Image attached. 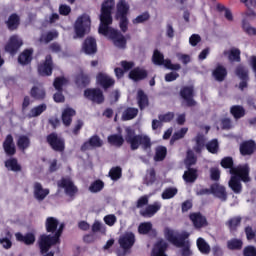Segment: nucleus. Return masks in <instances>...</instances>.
Listing matches in <instances>:
<instances>
[{
	"label": "nucleus",
	"instance_id": "obj_1",
	"mask_svg": "<svg viewBox=\"0 0 256 256\" xmlns=\"http://www.w3.org/2000/svg\"><path fill=\"white\" fill-rule=\"evenodd\" d=\"M113 9H115V0H105L102 3L98 33L105 37H109V39L113 41L115 47L125 49V47H127V39H125V36H123L119 30L109 27V25H113V16L111 15Z\"/></svg>",
	"mask_w": 256,
	"mask_h": 256
},
{
	"label": "nucleus",
	"instance_id": "obj_2",
	"mask_svg": "<svg viewBox=\"0 0 256 256\" xmlns=\"http://www.w3.org/2000/svg\"><path fill=\"white\" fill-rule=\"evenodd\" d=\"M125 136L121 134H111L107 137V141L109 145L112 147H123L125 141L128 145H130L131 151H137L139 147H142L144 151L147 149H151V138L147 135L137 134L135 133V129L131 127H127L125 129Z\"/></svg>",
	"mask_w": 256,
	"mask_h": 256
},
{
	"label": "nucleus",
	"instance_id": "obj_3",
	"mask_svg": "<svg viewBox=\"0 0 256 256\" xmlns=\"http://www.w3.org/2000/svg\"><path fill=\"white\" fill-rule=\"evenodd\" d=\"M63 229H65V224L61 223L59 227L56 229L54 235L51 234H42L38 239V247L40 249V253L43 256H55V252L49 250L54 245H59L61 243V236L63 235Z\"/></svg>",
	"mask_w": 256,
	"mask_h": 256
},
{
	"label": "nucleus",
	"instance_id": "obj_4",
	"mask_svg": "<svg viewBox=\"0 0 256 256\" xmlns=\"http://www.w3.org/2000/svg\"><path fill=\"white\" fill-rule=\"evenodd\" d=\"M189 232L184 231L177 236L173 233V230L167 229L165 231V237L169 243L174 245V247L181 248V256H191L193 251H191V242H189Z\"/></svg>",
	"mask_w": 256,
	"mask_h": 256
},
{
	"label": "nucleus",
	"instance_id": "obj_5",
	"mask_svg": "<svg viewBox=\"0 0 256 256\" xmlns=\"http://www.w3.org/2000/svg\"><path fill=\"white\" fill-rule=\"evenodd\" d=\"M129 4L125 0H120L116 5V19H119V27L122 33H127L129 29Z\"/></svg>",
	"mask_w": 256,
	"mask_h": 256
},
{
	"label": "nucleus",
	"instance_id": "obj_6",
	"mask_svg": "<svg viewBox=\"0 0 256 256\" xmlns=\"http://www.w3.org/2000/svg\"><path fill=\"white\" fill-rule=\"evenodd\" d=\"M74 31L76 37H79L80 39L85 37V34L91 31V17L87 14L79 16L75 21Z\"/></svg>",
	"mask_w": 256,
	"mask_h": 256
},
{
	"label": "nucleus",
	"instance_id": "obj_7",
	"mask_svg": "<svg viewBox=\"0 0 256 256\" xmlns=\"http://www.w3.org/2000/svg\"><path fill=\"white\" fill-rule=\"evenodd\" d=\"M46 142L53 151L57 153H63L65 151V138L60 137L56 132H52L47 135Z\"/></svg>",
	"mask_w": 256,
	"mask_h": 256
},
{
	"label": "nucleus",
	"instance_id": "obj_8",
	"mask_svg": "<svg viewBox=\"0 0 256 256\" xmlns=\"http://www.w3.org/2000/svg\"><path fill=\"white\" fill-rule=\"evenodd\" d=\"M249 173H251V168L247 163L240 164L230 170V175H232V177H237V179H240L243 183H249L251 181Z\"/></svg>",
	"mask_w": 256,
	"mask_h": 256
},
{
	"label": "nucleus",
	"instance_id": "obj_9",
	"mask_svg": "<svg viewBox=\"0 0 256 256\" xmlns=\"http://www.w3.org/2000/svg\"><path fill=\"white\" fill-rule=\"evenodd\" d=\"M84 97L92 103L101 105L105 103V95H103V90L101 88H87L84 90Z\"/></svg>",
	"mask_w": 256,
	"mask_h": 256
},
{
	"label": "nucleus",
	"instance_id": "obj_10",
	"mask_svg": "<svg viewBox=\"0 0 256 256\" xmlns=\"http://www.w3.org/2000/svg\"><path fill=\"white\" fill-rule=\"evenodd\" d=\"M179 95L185 103L186 107H195L197 102L195 101V90L193 86H184L180 89Z\"/></svg>",
	"mask_w": 256,
	"mask_h": 256
},
{
	"label": "nucleus",
	"instance_id": "obj_11",
	"mask_svg": "<svg viewBox=\"0 0 256 256\" xmlns=\"http://www.w3.org/2000/svg\"><path fill=\"white\" fill-rule=\"evenodd\" d=\"M40 77H51L53 75V56L46 55L44 62L38 65Z\"/></svg>",
	"mask_w": 256,
	"mask_h": 256
},
{
	"label": "nucleus",
	"instance_id": "obj_12",
	"mask_svg": "<svg viewBox=\"0 0 256 256\" xmlns=\"http://www.w3.org/2000/svg\"><path fill=\"white\" fill-rule=\"evenodd\" d=\"M57 185L58 187H60V189H64L68 197H75V195L79 193V189L77 188V186H75L73 181H71V179L69 178H62L57 182Z\"/></svg>",
	"mask_w": 256,
	"mask_h": 256
},
{
	"label": "nucleus",
	"instance_id": "obj_13",
	"mask_svg": "<svg viewBox=\"0 0 256 256\" xmlns=\"http://www.w3.org/2000/svg\"><path fill=\"white\" fill-rule=\"evenodd\" d=\"M23 46V40L19 38L18 35H12L7 44L5 45L6 53H10V55H16V53Z\"/></svg>",
	"mask_w": 256,
	"mask_h": 256
},
{
	"label": "nucleus",
	"instance_id": "obj_14",
	"mask_svg": "<svg viewBox=\"0 0 256 256\" xmlns=\"http://www.w3.org/2000/svg\"><path fill=\"white\" fill-rule=\"evenodd\" d=\"M128 77L135 83H139V81H145L149 77V72L145 68L137 66L130 70Z\"/></svg>",
	"mask_w": 256,
	"mask_h": 256
},
{
	"label": "nucleus",
	"instance_id": "obj_15",
	"mask_svg": "<svg viewBox=\"0 0 256 256\" xmlns=\"http://www.w3.org/2000/svg\"><path fill=\"white\" fill-rule=\"evenodd\" d=\"M189 219L193 223L195 229H203L207 227V218L201 212H192L189 214Z\"/></svg>",
	"mask_w": 256,
	"mask_h": 256
},
{
	"label": "nucleus",
	"instance_id": "obj_16",
	"mask_svg": "<svg viewBox=\"0 0 256 256\" xmlns=\"http://www.w3.org/2000/svg\"><path fill=\"white\" fill-rule=\"evenodd\" d=\"M96 79L98 85H100V87H102L104 91H107V89H111V87H115V79L111 78L105 73H98Z\"/></svg>",
	"mask_w": 256,
	"mask_h": 256
},
{
	"label": "nucleus",
	"instance_id": "obj_17",
	"mask_svg": "<svg viewBox=\"0 0 256 256\" xmlns=\"http://www.w3.org/2000/svg\"><path fill=\"white\" fill-rule=\"evenodd\" d=\"M2 147H3L5 154L8 157H13V155H15V153H17V148L15 147V141L13 139V135L8 134L5 137V139L2 143Z\"/></svg>",
	"mask_w": 256,
	"mask_h": 256
},
{
	"label": "nucleus",
	"instance_id": "obj_18",
	"mask_svg": "<svg viewBox=\"0 0 256 256\" xmlns=\"http://www.w3.org/2000/svg\"><path fill=\"white\" fill-rule=\"evenodd\" d=\"M239 151L242 157L251 156L256 151V143L254 140H246L240 144Z\"/></svg>",
	"mask_w": 256,
	"mask_h": 256
},
{
	"label": "nucleus",
	"instance_id": "obj_19",
	"mask_svg": "<svg viewBox=\"0 0 256 256\" xmlns=\"http://www.w3.org/2000/svg\"><path fill=\"white\" fill-rule=\"evenodd\" d=\"M74 82L79 89H85V87H89L91 84V76L83 71H80L78 74H76Z\"/></svg>",
	"mask_w": 256,
	"mask_h": 256
},
{
	"label": "nucleus",
	"instance_id": "obj_20",
	"mask_svg": "<svg viewBox=\"0 0 256 256\" xmlns=\"http://www.w3.org/2000/svg\"><path fill=\"white\" fill-rule=\"evenodd\" d=\"M92 148L103 147V140L99 137V135H93L89 138L88 141L84 142L81 146V151H89Z\"/></svg>",
	"mask_w": 256,
	"mask_h": 256
},
{
	"label": "nucleus",
	"instance_id": "obj_21",
	"mask_svg": "<svg viewBox=\"0 0 256 256\" xmlns=\"http://www.w3.org/2000/svg\"><path fill=\"white\" fill-rule=\"evenodd\" d=\"M15 237L18 243H23L24 245L27 246L35 245L36 237L35 233L33 232H28L25 235H23V233L21 232H17L15 233Z\"/></svg>",
	"mask_w": 256,
	"mask_h": 256
},
{
	"label": "nucleus",
	"instance_id": "obj_22",
	"mask_svg": "<svg viewBox=\"0 0 256 256\" xmlns=\"http://www.w3.org/2000/svg\"><path fill=\"white\" fill-rule=\"evenodd\" d=\"M211 194L217 197V199H220V201H227V190L225 186L219 183L211 185Z\"/></svg>",
	"mask_w": 256,
	"mask_h": 256
},
{
	"label": "nucleus",
	"instance_id": "obj_23",
	"mask_svg": "<svg viewBox=\"0 0 256 256\" xmlns=\"http://www.w3.org/2000/svg\"><path fill=\"white\" fill-rule=\"evenodd\" d=\"M82 49L86 55H95L97 53V40L93 37H87L84 40Z\"/></svg>",
	"mask_w": 256,
	"mask_h": 256
},
{
	"label": "nucleus",
	"instance_id": "obj_24",
	"mask_svg": "<svg viewBox=\"0 0 256 256\" xmlns=\"http://www.w3.org/2000/svg\"><path fill=\"white\" fill-rule=\"evenodd\" d=\"M34 197L37 201H44V199L49 195L50 191L48 188H43L40 182H35L33 185Z\"/></svg>",
	"mask_w": 256,
	"mask_h": 256
},
{
	"label": "nucleus",
	"instance_id": "obj_25",
	"mask_svg": "<svg viewBox=\"0 0 256 256\" xmlns=\"http://www.w3.org/2000/svg\"><path fill=\"white\" fill-rule=\"evenodd\" d=\"M119 245L124 249V251L131 249V247L135 245V234H133V232L125 234L119 239Z\"/></svg>",
	"mask_w": 256,
	"mask_h": 256
},
{
	"label": "nucleus",
	"instance_id": "obj_26",
	"mask_svg": "<svg viewBox=\"0 0 256 256\" xmlns=\"http://www.w3.org/2000/svg\"><path fill=\"white\" fill-rule=\"evenodd\" d=\"M5 24L8 31H17L19 29V25H21V17H19V14L17 13H12Z\"/></svg>",
	"mask_w": 256,
	"mask_h": 256
},
{
	"label": "nucleus",
	"instance_id": "obj_27",
	"mask_svg": "<svg viewBox=\"0 0 256 256\" xmlns=\"http://www.w3.org/2000/svg\"><path fill=\"white\" fill-rule=\"evenodd\" d=\"M77 115V111L73 108H65L62 111V123L65 127H70L71 123H73V117Z\"/></svg>",
	"mask_w": 256,
	"mask_h": 256
},
{
	"label": "nucleus",
	"instance_id": "obj_28",
	"mask_svg": "<svg viewBox=\"0 0 256 256\" xmlns=\"http://www.w3.org/2000/svg\"><path fill=\"white\" fill-rule=\"evenodd\" d=\"M212 77H214L215 81L223 83V80L227 79V68L221 64H218L212 71Z\"/></svg>",
	"mask_w": 256,
	"mask_h": 256
},
{
	"label": "nucleus",
	"instance_id": "obj_29",
	"mask_svg": "<svg viewBox=\"0 0 256 256\" xmlns=\"http://www.w3.org/2000/svg\"><path fill=\"white\" fill-rule=\"evenodd\" d=\"M138 107L140 111H143L144 109H147V106L149 105V96L143 91V89H139L137 91L136 95Z\"/></svg>",
	"mask_w": 256,
	"mask_h": 256
},
{
	"label": "nucleus",
	"instance_id": "obj_30",
	"mask_svg": "<svg viewBox=\"0 0 256 256\" xmlns=\"http://www.w3.org/2000/svg\"><path fill=\"white\" fill-rule=\"evenodd\" d=\"M161 210V203L154 202L153 204L148 205L145 210L140 211L142 217H153L155 213Z\"/></svg>",
	"mask_w": 256,
	"mask_h": 256
},
{
	"label": "nucleus",
	"instance_id": "obj_31",
	"mask_svg": "<svg viewBox=\"0 0 256 256\" xmlns=\"http://www.w3.org/2000/svg\"><path fill=\"white\" fill-rule=\"evenodd\" d=\"M59 227V220L55 217H48L45 221V229L48 233L55 235L57 228Z\"/></svg>",
	"mask_w": 256,
	"mask_h": 256
},
{
	"label": "nucleus",
	"instance_id": "obj_32",
	"mask_svg": "<svg viewBox=\"0 0 256 256\" xmlns=\"http://www.w3.org/2000/svg\"><path fill=\"white\" fill-rule=\"evenodd\" d=\"M167 247H169V244L165 240H159L153 248V256H167L165 254Z\"/></svg>",
	"mask_w": 256,
	"mask_h": 256
},
{
	"label": "nucleus",
	"instance_id": "obj_33",
	"mask_svg": "<svg viewBox=\"0 0 256 256\" xmlns=\"http://www.w3.org/2000/svg\"><path fill=\"white\" fill-rule=\"evenodd\" d=\"M241 221V216H234L226 222V226L228 227L230 233H237V229L241 227Z\"/></svg>",
	"mask_w": 256,
	"mask_h": 256
},
{
	"label": "nucleus",
	"instance_id": "obj_34",
	"mask_svg": "<svg viewBox=\"0 0 256 256\" xmlns=\"http://www.w3.org/2000/svg\"><path fill=\"white\" fill-rule=\"evenodd\" d=\"M230 189L236 195H239L243 191V185L241 184V180L237 178V176H232L228 182Z\"/></svg>",
	"mask_w": 256,
	"mask_h": 256
},
{
	"label": "nucleus",
	"instance_id": "obj_35",
	"mask_svg": "<svg viewBox=\"0 0 256 256\" xmlns=\"http://www.w3.org/2000/svg\"><path fill=\"white\" fill-rule=\"evenodd\" d=\"M33 61V50L26 49L18 56V63L20 65H29Z\"/></svg>",
	"mask_w": 256,
	"mask_h": 256
},
{
	"label": "nucleus",
	"instance_id": "obj_36",
	"mask_svg": "<svg viewBox=\"0 0 256 256\" xmlns=\"http://www.w3.org/2000/svg\"><path fill=\"white\" fill-rule=\"evenodd\" d=\"M30 96L32 99H35V101H43L45 97H47V93L45 89L33 86L30 90Z\"/></svg>",
	"mask_w": 256,
	"mask_h": 256
},
{
	"label": "nucleus",
	"instance_id": "obj_37",
	"mask_svg": "<svg viewBox=\"0 0 256 256\" xmlns=\"http://www.w3.org/2000/svg\"><path fill=\"white\" fill-rule=\"evenodd\" d=\"M4 165L8 171H13L14 173H19V171L22 169L21 164H19L17 158L7 159L4 162Z\"/></svg>",
	"mask_w": 256,
	"mask_h": 256
},
{
	"label": "nucleus",
	"instance_id": "obj_38",
	"mask_svg": "<svg viewBox=\"0 0 256 256\" xmlns=\"http://www.w3.org/2000/svg\"><path fill=\"white\" fill-rule=\"evenodd\" d=\"M224 55H228L231 63H241V50L238 48H232L229 51H224Z\"/></svg>",
	"mask_w": 256,
	"mask_h": 256
},
{
	"label": "nucleus",
	"instance_id": "obj_39",
	"mask_svg": "<svg viewBox=\"0 0 256 256\" xmlns=\"http://www.w3.org/2000/svg\"><path fill=\"white\" fill-rule=\"evenodd\" d=\"M198 177L199 174L197 173L196 168H187V171L183 174V179L186 183H195Z\"/></svg>",
	"mask_w": 256,
	"mask_h": 256
},
{
	"label": "nucleus",
	"instance_id": "obj_40",
	"mask_svg": "<svg viewBox=\"0 0 256 256\" xmlns=\"http://www.w3.org/2000/svg\"><path fill=\"white\" fill-rule=\"evenodd\" d=\"M196 245L202 255H209V253H211V246L207 243V241H205V239L201 237L198 238Z\"/></svg>",
	"mask_w": 256,
	"mask_h": 256
},
{
	"label": "nucleus",
	"instance_id": "obj_41",
	"mask_svg": "<svg viewBox=\"0 0 256 256\" xmlns=\"http://www.w3.org/2000/svg\"><path fill=\"white\" fill-rule=\"evenodd\" d=\"M227 248L230 251H241L243 249V240L232 238L227 241Z\"/></svg>",
	"mask_w": 256,
	"mask_h": 256
},
{
	"label": "nucleus",
	"instance_id": "obj_42",
	"mask_svg": "<svg viewBox=\"0 0 256 256\" xmlns=\"http://www.w3.org/2000/svg\"><path fill=\"white\" fill-rule=\"evenodd\" d=\"M11 239H13V234L7 230L5 236L0 238V245H2L3 249H11L13 247Z\"/></svg>",
	"mask_w": 256,
	"mask_h": 256
},
{
	"label": "nucleus",
	"instance_id": "obj_43",
	"mask_svg": "<svg viewBox=\"0 0 256 256\" xmlns=\"http://www.w3.org/2000/svg\"><path fill=\"white\" fill-rule=\"evenodd\" d=\"M31 146V139H29V136L26 135H20L17 139V147L20 149V151H25V149H29Z\"/></svg>",
	"mask_w": 256,
	"mask_h": 256
},
{
	"label": "nucleus",
	"instance_id": "obj_44",
	"mask_svg": "<svg viewBox=\"0 0 256 256\" xmlns=\"http://www.w3.org/2000/svg\"><path fill=\"white\" fill-rule=\"evenodd\" d=\"M103 189H105V182L101 179L93 181L88 188L90 193H101Z\"/></svg>",
	"mask_w": 256,
	"mask_h": 256
},
{
	"label": "nucleus",
	"instance_id": "obj_45",
	"mask_svg": "<svg viewBox=\"0 0 256 256\" xmlns=\"http://www.w3.org/2000/svg\"><path fill=\"white\" fill-rule=\"evenodd\" d=\"M230 113L234 117V119H242L244 115H246L245 108L241 105H233L230 108Z\"/></svg>",
	"mask_w": 256,
	"mask_h": 256
},
{
	"label": "nucleus",
	"instance_id": "obj_46",
	"mask_svg": "<svg viewBox=\"0 0 256 256\" xmlns=\"http://www.w3.org/2000/svg\"><path fill=\"white\" fill-rule=\"evenodd\" d=\"M139 115V109L133 108V107H128L122 115V119L124 121H131V119H135Z\"/></svg>",
	"mask_w": 256,
	"mask_h": 256
},
{
	"label": "nucleus",
	"instance_id": "obj_47",
	"mask_svg": "<svg viewBox=\"0 0 256 256\" xmlns=\"http://www.w3.org/2000/svg\"><path fill=\"white\" fill-rule=\"evenodd\" d=\"M248 11L246 12V17H256V13L253 11L256 7V0H240Z\"/></svg>",
	"mask_w": 256,
	"mask_h": 256
},
{
	"label": "nucleus",
	"instance_id": "obj_48",
	"mask_svg": "<svg viewBox=\"0 0 256 256\" xmlns=\"http://www.w3.org/2000/svg\"><path fill=\"white\" fill-rule=\"evenodd\" d=\"M165 61H167V59H165L163 53H161V51L158 49H155L152 55V62L154 65H164L165 67Z\"/></svg>",
	"mask_w": 256,
	"mask_h": 256
},
{
	"label": "nucleus",
	"instance_id": "obj_49",
	"mask_svg": "<svg viewBox=\"0 0 256 256\" xmlns=\"http://www.w3.org/2000/svg\"><path fill=\"white\" fill-rule=\"evenodd\" d=\"M165 157H167V147L165 146H158L156 148V152L154 155V161H165Z\"/></svg>",
	"mask_w": 256,
	"mask_h": 256
},
{
	"label": "nucleus",
	"instance_id": "obj_50",
	"mask_svg": "<svg viewBox=\"0 0 256 256\" xmlns=\"http://www.w3.org/2000/svg\"><path fill=\"white\" fill-rule=\"evenodd\" d=\"M45 111H47V104L42 103L39 104L38 106L33 107L30 110V117H39L41 114L45 113Z\"/></svg>",
	"mask_w": 256,
	"mask_h": 256
},
{
	"label": "nucleus",
	"instance_id": "obj_51",
	"mask_svg": "<svg viewBox=\"0 0 256 256\" xmlns=\"http://www.w3.org/2000/svg\"><path fill=\"white\" fill-rule=\"evenodd\" d=\"M235 75L240 79H249V70L243 64H239L235 68Z\"/></svg>",
	"mask_w": 256,
	"mask_h": 256
},
{
	"label": "nucleus",
	"instance_id": "obj_52",
	"mask_svg": "<svg viewBox=\"0 0 256 256\" xmlns=\"http://www.w3.org/2000/svg\"><path fill=\"white\" fill-rule=\"evenodd\" d=\"M144 181L146 185H153V183L157 181V173L155 172V168H150L149 170H147Z\"/></svg>",
	"mask_w": 256,
	"mask_h": 256
},
{
	"label": "nucleus",
	"instance_id": "obj_53",
	"mask_svg": "<svg viewBox=\"0 0 256 256\" xmlns=\"http://www.w3.org/2000/svg\"><path fill=\"white\" fill-rule=\"evenodd\" d=\"M220 165L221 167H223V169H230V173L232 169H235V162L233 161V157L231 156H226L222 158Z\"/></svg>",
	"mask_w": 256,
	"mask_h": 256
},
{
	"label": "nucleus",
	"instance_id": "obj_54",
	"mask_svg": "<svg viewBox=\"0 0 256 256\" xmlns=\"http://www.w3.org/2000/svg\"><path fill=\"white\" fill-rule=\"evenodd\" d=\"M206 149L212 155L219 153V141L217 139H212L206 144Z\"/></svg>",
	"mask_w": 256,
	"mask_h": 256
},
{
	"label": "nucleus",
	"instance_id": "obj_55",
	"mask_svg": "<svg viewBox=\"0 0 256 256\" xmlns=\"http://www.w3.org/2000/svg\"><path fill=\"white\" fill-rule=\"evenodd\" d=\"M197 163V156H195V153L193 151L189 150L186 155L185 165L187 168L193 167V165H196Z\"/></svg>",
	"mask_w": 256,
	"mask_h": 256
},
{
	"label": "nucleus",
	"instance_id": "obj_56",
	"mask_svg": "<svg viewBox=\"0 0 256 256\" xmlns=\"http://www.w3.org/2000/svg\"><path fill=\"white\" fill-rule=\"evenodd\" d=\"M122 173L123 170L121 169V167L116 166L110 169L109 177L112 179V181H118V179H121Z\"/></svg>",
	"mask_w": 256,
	"mask_h": 256
},
{
	"label": "nucleus",
	"instance_id": "obj_57",
	"mask_svg": "<svg viewBox=\"0 0 256 256\" xmlns=\"http://www.w3.org/2000/svg\"><path fill=\"white\" fill-rule=\"evenodd\" d=\"M153 229V224L151 222H143L138 226V233L140 235H147Z\"/></svg>",
	"mask_w": 256,
	"mask_h": 256
},
{
	"label": "nucleus",
	"instance_id": "obj_58",
	"mask_svg": "<svg viewBox=\"0 0 256 256\" xmlns=\"http://www.w3.org/2000/svg\"><path fill=\"white\" fill-rule=\"evenodd\" d=\"M58 33L57 32H48L47 34H43L40 36L39 41L40 43H51V41H53V39H56V37H58Z\"/></svg>",
	"mask_w": 256,
	"mask_h": 256
},
{
	"label": "nucleus",
	"instance_id": "obj_59",
	"mask_svg": "<svg viewBox=\"0 0 256 256\" xmlns=\"http://www.w3.org/2000/svg\"><path fill=\"white\" fill-rule=\"evenodd\" d=\"M178 190L174 187L166 188L162 193V199H173L177 195Z\"/></svg>",
	"mask_w": 256,
	"mask_h": 256
},
{
	"label": "nucleus",
	"instance_id": "obj_60",
	"mask_svg": "<svg viewBox=\"0 0 256 256\" xmlns=\"http://www.w3.org/2000/svg\"><path fill=\"white\" fill-rule=\"evenodd\" d=\"M187 131H189V128H181L179 131L175 132L172 135L171 138V143L175 142V141H179V139H183V137H185V135H187Z\"/></svg>",
	"mask_w": 256,
	"mask_h": 256
},
{
	"label": "nucleus",
	"instance_id": "obj_61",
	"mask_svg": "<svg viewBox=\"0 0 256 256\" xmlns=\"http://www.w3.org/2000/svg\"><path fill=\"white\" fill-rule=\"evenodd\" d=\"M65 83H67L65 77H56L53 83L54 89H56V91H63V85H65Z\"/></svg>",
	"mask_w": 256,
	"mask_h": 256
},
{
	"label": "nucleus",
	"instance_id": "obj_62",
	"mask_svg": "<svg viewBox=\"0 0 256 256\" xmlns=\"http://www.w3.org/2000/svg\"><path fill=\"white\" fill-rule=\"evenodd\" d=\"M149 19H151V15H149V12H144L133 20V24L137 25L139 23H145V21H149Z\"/></svg>",
	"mask_w": 256,
	"mask_h": 256
},
{
	"label": "nucleus",
	"instance_id": "obj_63",
	"mask_svg": "<svg viewBox=\"0 0 256 256\" xmlns=\"http://www.w3.org/2000/svg\"><path fill=\"white\" fill-rule=\"evenodd\" d=\"M210 179L211 181H219L221 179V170L217 167L210 168Z\"/></svg>",
	"mask_w": 256,
	"mask_h": 256
},
{
	"label": "nucleus",
	"instance_id": "obj_64",
	"mask_svg": "<svg viewBox=\"0 0 256 256\" xmlns=\"http://www.w3.org/2000/svg\"><path fill=\"white\" fill-rule=\"evenodd\" d=\"M244 256H256V247L253 245H248L243 250Z\"/></svg>",
	"mask_w": 256,
	"mask_h": 256
}]
</instances>
